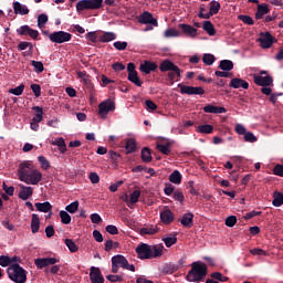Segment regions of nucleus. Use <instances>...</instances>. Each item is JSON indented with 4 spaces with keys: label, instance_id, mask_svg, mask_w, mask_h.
<instances>
[{
    "label": "nucleus",
    "instance_id": "nucleus-1",
    "mask_svg": "<svg viewBox=\"0 0 283 283\" xmlns=\"http://www.w3.org/2000/svg\"><path fill=\"white\" fill-rule=\"evenodd\" d=\"M18 174L20 180L29 186H36L42 180L41 171L36 170L31 161L20 164Z\"/></svg>",
    "mask_w": 283,
    "mask_h": 283
},
{
    "label": "nucleus",
    "instance_id": "nucleus-2",
    "mask_svg": "<svg viewBox=\"0 0 283 283\" xmlns=\"http://www.w3.org/2000/svg\"><path fill=\"white\" fill-rule=\"evenodd\" d=\"M164 245H149L147 243H140L136 248L137 258L139 260H151L163 256Z\"/></svg>",
    "mask_w": 283,
    "mask_h": 283
},
{
    "label": "nucleus",
    "instance_id": "nucleus-3",
    "mask_svg": "<svg viewBox=\"0 0 283 283\" xmlns=\"http://www.w3.org/2000/svg\"><path fill=\"white\" fill-rule=\"evenodd\" d=\"M208 274V269L205 263H192V269L187 273L186 280L189 283H201Z\"/></svg>",
    "mask_w": 283,
    "mask_h": 283
},
{
    "label": "nucleus",
    "instance_id": "nucleus-4",
    "mask_svg": "<svg viewBox=\"0 0 283 283\" xmlns=\"http://www.w3.org/2000/svg\"><path fill=\"white\" fill-rule=\"evenodd\" d=\"M159 70L163 73L169 72L168 78L171 84H174L175 81H179L181 78L182 70L179 66L175 65L174 62L169 59L161 61Z\"/></svg>",
    "mask_w": 283,
    "mask_h": 283
},
{
    "label": "nucleus",
    "instance_id": "nucleus-5",
    "mask_svg": "<svg viewBox=\"0 0 283 283\" xmlns=\"http://www.w3.org/2000/svg\"><path fill=\"white\" fill-rule=\"evenodd\" d=\"M7 274L13 283H25L27 281V272L23 266L18 263H13L8 266Z\"/></svg>",
    "mask_w": 283,
    "mask_h": 283
},
{
    "label": "nucleus",
    "instance_id": "nucleus-6",
    "mask_svg": "<svg viewBox=\"0 0 283 283\" xmlns=\"http://www.w3.org/2000/svg\"><path fill=\"white\" fill-rule=\"evenodd\" d=\"M45 35L50 39L51 43L55 44H64L67 42H71L72 40V33L65 32V31H55V32H44Z\"/></svg>",
    "mask_w": 283,
    "mask_h": 283
},
{
    "label": "nucleus",
    "instance_id": "nucleus-7",
    "mask_svg": "<svg viewBox=\"0 0 283 283\" xmlns=\"http://www.w3.org/2000/svg\"><path fill=\"white\" fill-rule=\"evenodd\" d=\"M102 8H103V0H81L75 6V9L77 12L99 10Z\"/></svg>",
    "mask_w": 283,
    "mask_h": 283
},
{
    "label": "nucleus",
    "instance_id": "nucleus-8",
    "mask_svg": "<svg viewBox=\"0 0 283 283\" xmlns=\"http://www.w3.org/2000/svg\"><path fill=\"white\" fill-rule=\"evenodd\" d=\"M256 42L260 43L262 49H270L274 43L277 42V40L270 32H261Z\"/></svg>",
    "mask_w": 283,
    "mask_h": 283
},
{
    "label": "nucleus",
    "instance_id": "nucleus-9",
    "mask_svg": "<svg viewBox=\"0 0 283 283\" xmlns=\"http://www.w3.org/2000/svg\"><path fill=\"white\" fill-rule=\"evenodd\" d=\"M177 87L180 90L181 94H187L188 96L205 94V88L202 86H189L184 84H178Z\"/></svg>",
    "mask_w": 283,
    "mask_h": 283
},
{
    "label": "nucleus",
    "instance_id": "nucleus-10",
    "mask_svg": "<svg viewBox=\"0 0 283 283\" xmlns=\"http://www.w3.org/2000/svg\"><path fill=\"white\" fill-rule=\"evenodd\" d=\"M98 108H99L98 111L99 117L106 118L109 112H114L116 109V104L112 99H106L99 103Z\"/></svg>",
    "mask_w": 283,
    "mask_h": 283
},
{
    "label": "nucleus",
    "instance_id": "nucleus-11",
    "mask_svg": "<svg viewBox=\"0 0 283 283\" xmlns=\"http://www.w3.org/2000/svg\"><path fill=\"white\" fill-rule=\"evenodd\" d=\"M17 34L20 36H29L33 40H38L40 32L38 30H33L28 24H23L19 29H17Z\"/></svg>",
    "mask_w": 283,
    "mask_h": 283
},
{
    "label": "nucleus",
    "instance_id": "nucleus-12",
    "mask_svg": "<svg viewBox=\"0 0 283 283\" xmlns=\"http://www.w3.org/2000/svg\"><path fill=\"white\" fill-rule=\"evenodd\" d=\"M127 72H128V81L136 84L137 87H142L143 82H142L140 77L138 76V73L136 71V66L134 63H129L127 65Z\"/></svg>",
    "mask_w": 283,
    "mask_h": 283
},
{
    "label": "nucleus",
    "instance_id": "nucleus-13",
    "mask_svg": "<svg viewBox=\"0 0 283 283\" xmlns=\"http://www.w3.org/2000/svg\"><path fill=\"white\" fill-rule=\"evenodd\" d=\"M113 259L115 263L118 265V268H122L123 270H128L130 272H135L134 264H130L125 255L116 254L113 256Z\"/></svg>",
    "mask_w": 283,
    "mask_h": 283
},
{
    "label": "nucleus",
    "instance_id": "nucleus-14",
    "mask_svg": "<svg viewBox=\"0 0 283 283\" xmlns=\"http://www.w3.org/2000/svg\"><path fill=\"white\" fill-rule=\"evenodd\" d=\"M138 23L146 24V25H153L156 28L158 27V20H156L154 18V15L148 11H145L139 15Z\"/></svg>",
    "mask_w": 283,
    "mask_h": 283
},
{
    "label": "nucleus",
    "instance_id": "nucleus-15",
    "mask_svg": "<svg viewBox=\"0 0 283 283\" xmlns=\"http://www.w3.org/2000/svg\"><path fill=\"white\" fill-rule=\"evenodd\" d=\"M178 29H180L181 32L188 38L195 39L198 36V29H195L190 24L179 23Z\"/></svg>",
    "mask_w": 283,
    "mask_h": 283
},
{
    "label": "nucleus",
    "instance_id": "nucleus-16",
    "mask_svg": "<svg viewBox=\"0 0 283 283\" xmlns=\"http://www.w3.org/2000/svg\"><path fill=\"white\" fill-rule=\"evenodd\" d=\"M274 82L271 75H254V84L260 85V87H269Z\"/></svg>",
    "mask_w": 283,
    "mask_h": 283
},
{
    "label": "nucleus",
    "instance_id": "nucleus-17",
    "mask_svg": "<svg viewBox=\"0 0 283 283\" xmlns=\"http://www.w3.org/2000/svg\"><path fill=\"white\" fill-rule=\"evenodd\" d=\"M56 262H59L56 258H36L35 265L38 269L42 270L50 265H55Z\"/></svg>",
    "mask_w": 283,
    "mask_h": 283
},
{
    "label": "nucleus",
    "instance_id": "nucleus-18",
    "mask_svg": "<svg viewBox=\"0 0 283 283\" xmlns=\"http://www.w3.org/2000/svg\"><path fill=\"white\" fill-rule=\"evenodd\" d=\"M220 10L221 3L218 1H211L209 2V12L206 14H201V17L210 19L211 17L219 14Z\"/></svg>",
    "mask_w": 283,
    "mask_h": 283
},
{
    "label": "nucleus",
    "instance_id": "nucleus-19",
    "mask_svg": "<svg viewBox=\"0 0 283 283\" xmlns=\"http://www.w3.org/2000/svg\"><path fill=\"white\" fill-rule=\"evenodd\" d=\"M91 283H104V277L101 270L96 266H91L90 273Z\"/></svg>",
    "mask_w": 283,
    "mask_h": 283
},
{
    "label": "nucleus",
    "instance_id": "nucleus-20",
    "mask_svg": "<svg viewBox=\"0 0 283 283\" xmlns=\"http://www.w3.org/2000/svg\"><path fill=\"white\" fill-rule=\"evenodd\" d=\"M230 87L234 90H238V88L249 90L250 84L245 82V80L243 78L233 77L230 82Z\"/></svg>",
    "mask_w": 283,
    "mask_h": 283
},
{
    "label": "nucleus",
    "instance_id": "nucleus-21",
    "mask_svg": "<svg viewBox=\"0 0 283 283\" xmlns=\"http://www.w3.org/2000/svg\"><path fill=\"white\" fill-rule=\"evenodd\" d=\"M160 220L164 224L169 226L175 221V216L172 214L170 209H164L160 212Z\"/></svg>",
    "mask_w": 283,
    "mask_h": 283
},
{
    "label": "nucleus",
    "instance_id": "nucleus-22",
    "mask_svg": "<svg viewBox=\"0 0 283 283\" xmlns=\"http://www.w3.org/2000/svg\"><path fill=\"white\" fill-rule=\"evenodd\" d=\"M139 70L145 74H150L151 72L158 70V65L153 61H145L143 64H140Z\"/></svg>",
    "mask_w": 283,
    "mask_h": 283
},
{
    "label": "nucleus",
    "instance_id": "nucleus-23",
    "mask_svg": "<svg viewBox=\"0 0 283 283\" xmlns=\"http://www.w3.org/2000/svg\"><path fill=\"white\" fill-rule=\"evenodd\" d=\"M203 112H206V114H226L227 108H224V106H216L208 104L203 106Z\"/></svg>",
    "mask_w": 283,
    "mask_h": 283
},
{
    "label": "nucleus",
    "instance_id": "nucleus-24",
    "mask_svg": "<svg viewBox=\"0 0 283 283\" xmlns=\"http://www.w3.org/2000/svg\"><path fill=\"white\" fill-rule=\"evenodd\" d=\"M20 193H19V198L21 200H28L30 197L33 196V188L31 186H24V185H20Z\"/></svg>",
    "mask_w": 283,
    "mask_h": 283
},
{
    "label": "nucleus",
    "instance_id": "nucleus-25",
    "mask_svg": "<svg viewBox=\"0 0 283 283\" xmlns=\"http://www.w3.org/2000/svg\"><path fill=\"white\" fill-rule=\"evenodd\" d=\"M193 218L195 216L192 212H186L184 217L180 219V223L186 228V229H191L193 226Z\"/></svg>",
    "mask_w": 283,
    "mask_h": 283
},
{
    "label": "nucleus",
    "instance_id": "nucleus-26",
    "mask_svg": "<svg viewBox=\"0 0 283 283\" xmlns=\"http://www.w3.org/2000/svg\"><path fill=\"white\" fill-rule=\"evenodd\" d=\"M13 11L15 15H28L30 12L27 6H23L18 1L13 2Z\"/></svg>",
    "mask_w": 283,
    "mask_h": 283
},
{
    "label": "nucleus",
    "instance_id": "nucleus-27",
    "mask_svg": "<svg viewBox=\"0 0 283 283\" xmlns=\"http://www.w3.org/2000/svg\"><path fill=\"white\" fill-rule=\"evenodd\" d=\"M270 10H269V6L268 4H258V10L254 14L255 19L256 20H261L263 19V15H266L269 14Z\"/></svg>",
    "mask_w": 283,
    "mask_h": 283
},
{
    "label": "nucleus",
    "instance_id": "nucleus-28",
    "mask_svg": "<svg viewBox=\"0 0 283 283\" xmlns=\"http://www.w3.org/2000/svg\"><path fill=\"white\" fill-rule=\"evenodd\" d=\"M41 228V219L38 214H32L31 219V232L33 234L38 233Z\"/></svg>",
    "mask_w": 283,
    "mask_h": 283
},
{
    "label": "nucleus",
    "instance_id": "nucleus-29",
    "mask_svg": "<svg viewBox=\"0 0 283 283\" xmlns=\"http://www.w3.org/2000/svg\"><path fill=\"white\" fill-rule=\"evenodd\" d=\"M77 77L82 80L83 84L86 85L87 88H92V80L86 71H77Z\"/></svg>",
    "mask_w": 283,
    "mask_h": 283
},
{
    "label": "nucleus",
    "instance_id": "nucleus-30",
    "mask_svg": "<svg viewBox=\"0 0 283 283\" xmlns=\"http://www.w3.org/2000/svg\"><path fill=\"white\" fill-rule=\"evenodd\" d=\"M35 208H36V211L43 212V213H49L52 211V206L49 201L35 202Z\"/></svg>",
    "mask_w": 283,
    "mask_h": 283
},
{
    "label": "nucleus",
    "instance_id": "nucleus-31",
    "mask_svg": "<svg viewBox=\"0 0 283 283\" xmlns=\"http://www.w3.org/2000/svg\"><path fill=\"white\" fill-rule=\"evenodd\" d=\"M117 39V34L114 32H104L101 36H99V42L101 43H109L113 42V40Z\"/></svg>",
    "mask_w": 283,
    "mask_h": 283
},
{
    "label": "nucleus",
    "instance_id": "nucleus-32",
    "mask_svg": "<svg viewBox=\"0 0 283 283\" xmlns=\"http://www.w3.org/2000/svg\"><path fill=\"white\" fill-rule=\"evenodd\" d=\"M234 67V63L231 60H221L219 63V69L226 72L232 71Z\"/></svg>",
    "mask_w": 283,
    "mask_h": 283
},
{
    "label": "nucleus",
    "instance_id": "nucleus-33",
    "mask_svg": "<svg viewBox=\"0 0 283 283\" xmlns=\"http://www.w3.org/2000/svg\"><path fill=\"white\" fill-rule=\"evenodd\" d=\"M169 181L174 185H181L182 182V175L180 171L175 170L172 174L169 175Z\"/></svg>",
    "mask_w": 283,
    "mask_h": 283
},
{
    "label": "nucleus",
    "instance_id": "nucleus-34",
    "mask_svg": "<svg viewBox=\"0 0 283 283\" xmlns=\"http://www.w3.org/2000/svg\"><path fill=\"white\" fill-rule=\"evenodd\" d=\"M272 205L277 208L283 206V192H280V191L273 192Z\"/></svg>",
    "mask_w": 283,
    "mask_h": 283
},
{
    "label": "nucleus",
    "instance_id": "nucleus-35",
    "mask_svg": "<svg viewBox=\"0 0 283 283\" xmlns=\"http://www.w3.org/2000/svg\"><path fill=\"white\" fill-rule=\"evenodd\" d=\"M202 29L205 30V32L208 33V35H210V36L216 35V29L211 21H203Z\"/></svg>",
    "mask_w": 283,
    "mask_h": 283
},
{
    "label": "nucleus",
    "instance_id": "nucleus-36",
    "mask_svg": "<svg viewBox=\"0 0 283 283\" xmlns=\"http://www.w3.org/2000/svg\"><path fill=\"white\" fill-rule=\"evenodd\" d=\"M51 144L54 146H59L60 153H62V154H65L67 150L66 145H65V139L62 137L56 138L55 140L51 142Z\"/></svg>",
    "mask_w": 283,
    "mask_h": 283
},
{
    "label": "nucleus",
    "instance_id": "nucleus-37",
    "mask_svg": "<svg viewBox=\"0 0 283 283\" xmlns=\"http://www.w3.org/2000/svg\"><path fill=\"white\" fill-rule=\"evenodd\" d=\"M142 160L146 164L151 163L153 157L150 148L145 147L142 149Z\"/></svg>",
    "mask_w": 283,
    "mask_h": 283
},
{
    "label": "nucleus",
    "instance_id": "nucleus-38",
    "mask_svg": "<svg viewBox=\"0 0 283 283\" xmlns=\"http://www.w3.org/2000/svg\"><path fill=\"white\" fill-rule=\"evenodd\" d=\"M125 274H108L106 275V280L109 281V283H123Z\"/></svg>",
    "mask_w": 283,
    "mask_h": 283
},
{
    "label": "nucleus",
    "instance_id": "nucleus-39",
    "mask_svg": "<svg viewBox=\"0 0 283 283\" xmlns=\"http://www.w3.org/2000/svg\"><path fill=\"white\" fill-rule=\"evenodd\" d=\"M32 109L35 111V116L32 120L36 124H40L43 119V109L41 108V106H33Z\"/></svg>",
    "mask_w": 283,
    "mask_h": 283
},
{
    "label": "nucleus",
    "instance_id": "nucleus-40",
    "mask_svg": "<svg viewBox=\"0 0 283 283\" xmlns=\"http://www.w3.org/2000/svg\"><path fill=\"white\" fill-rule=\"evenodd\" d=\"M142 196V191L140 190H134L132 193H130V202L127 203V206L130 208L132 206H134L135 203L138 202L139 198Z\"/></svg>",
    "mask_w": 283,
    "mask_h": 283
},
{
    "label": "nucleus",
    "instance_id": "nucleus-41",
    "mask_svg": "<svg viewBox=\"0 0 283 283\" xmlns=\"http://www.w3.org/2000/svg\"><path fill=\"white\" fill-rule=\"evenodd\" d=\"M136 147H137V144H136V140L134 138L127 139V142H126L127 154L135 153L136 151Z\"/></svg>",
    "mask_w": 283,
    "mask_h": 283
},
{
    "label": "nucleus",
    "instance_id": "nucleus-42",
    "mask_svg": "<svg viewBox=\"0 0 283 283\" xmlns=\"http://www.w3.org/2000/svg\"><path fill=\"white\" fill-rule=\"evenodd\" d=\"M64 243L66 244L69 251H71L72 253H75L80 250L78 245H76L73 239H65Z\"/></svg>",
    "mask_w": 283,
    "mask_h": 283
},
{
    "label": "nucleus",
    "instance_id": "nucleus-43",
    "mask_svg": "<svg viewBox=\"0 0 283 283\" xmlns=\"http://www.w3.org/2000/svg\"><path fill=\"white\" fill-rule=\"evenodd\" d=\"M60 218H61V222L63 224H71V222H72V217L65 210L60 211Z\"/></svg>",
    "mask_w": 283,
    "mask_h": 283
},
{
    "label": "nucleus",
    "instance_id": "nucleus-44",
    "mask_svg": "<svg viewBox=\"0 0 283 283\" xmlns=\"http://www.w3.org/2000/svg\"><path fill=\"white\" fill-rule=\"evenodd\" d=\"M238 19L240 21H242V23L247 24V25H254V21L253 19L251 18V15H248V14H239L238 15Z\"/></svg>",
    "mask_w": 283,
    "mask_h": 283
},
{
    "label": "nucleus",
    "instance_id": "nucleus-45",
    "mask_svg": "<svg viewBox=\"0 0 283 283\" xmlns=\"http://www.w3.org/2000/svg\"><path fill=\"white\" fill-rule=\"evenodd\" d=\"M161 241L166 244V248L169 249L178 242V239L177 237H167V238H163Z\"/></svg>",
    "mask_w": 283,
    "mask_h": 283
},
{
    "label": "nucleus",
    "instance_id": "nucleus-46",
    "mask_svg": "<svg viewBox=\"0 0 283 283\" xmlns=\"http://www.w3.org/2000/svg\"><path fill=\"white\" fill-rule=\"evenodd\" d=\"M78 208H80V202L78 201H73L71 203H69V206H66V212L69 213H75L78 211Z\"/></svg>",
    "mask_w": 283,
    "mask_h": 283
},
{
    "label": "nucleus",
    "instance_id": "nucleus-47",
    "mask_svg": "<svg viewBox=\"0 0 283 283\" xmlns=\"http://www.w3.org/2000/svg\"><path fill=\"white\" fill-rule=\"evenodd\" d=\"M198 132L201 134H212L213 126H211V124H203V125L199 126Z\"/></svg>",
    "mask_w": 283,
    "mask_h": 283
},
{
    "label": "nucleus",
    "instance_id": "nucleus-48",
    "mask_svg": "<svg viewBox=\"0 0 283 283\" xmlns=\"http://www.w3.org/2000/svg\"><path fill=\"white\" fill-rule=\"evenodd\" d=\"M48 23H49V15L48 14L42 13V14L38 15V27L39 28H42Z\"/></svg>",
    "mask_w": 283,
    "mask_h": 283
},
{
    "label": "nucleus",
    "instance_id": "nucleus-49",
    "mask_svg": "<svg viewBox=\"0 0 283 283\" xmlns=\"http://www.w3.org/2000/svg\"><path fill=\"white\" fill-rule=\"evenodd\" d=\"M31 65L34 66L35 73H42V72H44V65H43L42 61L32 60V61H31Z\"/></svg>",
    "mask_w": 283,
    "mask_h": 283
},
{
    "label": "nucleus",
    "instance_id": "nucleus-50",
    "mask_svg": "<svg viewBox=\"0 0 283 283\" xmlns=\"http://www.w3.org/2000/svg\"><path fill=\"white\" fill-rule=\"evenodd\" d=\"M25 90V85L24 84H20L17 87L10 88V93L13 94L14 96H21V94L24 92Z\"/></svg>",
    "mask_w": 283,
    "mask_h": 283
},
{
    "label": "nucleus",
    "instance_id": "nucleus-51",
    "mask_svg": "<svg viewBox=\"0 0 283 283\" xmlns=\"http://www.w3.org/2000/svg\"><path fill=\"white\" fill-rule=\"evenodd\" d=\"M202 62L206 65H212L216 62V56L213 54H203Z\"/></svg>",
    "mask_w": 283,
    "mask_h": 283
},
{
    "label": "nucleus",
    "instance_id": "nucleus-52",
    "mask_svg": "<svg viewBox=\"0 0 283 283\" xmlns=\"http://www.w3.org/2000/svg\"><path fill=\"white\" fill-rule=\"evenodd\" d=\"M180 35H181L180 31L175 30V29H169V30L165 31V36L166 38H178Z\"/></svg>",
    "mask_w": 283,
    "mask_h": 283
},
{
    "label": "nucleus",
    "instance_id": "nucleus-53",
    "mask_svg": "<svg viewBox=\"0 0 283 283\" xmlns=\"http://www.w3.org/2000/svg\"><path fill=\"white\" fill-rule=\"evenodd\" d=\"M11 265V260L9 255H0V266L8 268Z\"/></svg>",
    "mask_w": 283,
    "mask_h": 283
},
{
    "label": "nucleus",
    "instance_id": "nucleus-54",
    "mask_svg": "<svg viewBox=\"0 0 283 283\" xmlns=\"http://www.w3.org/2000/svg\"><path fill=\"white\" fill-rule=\"evenodd\" d=\"M38 161L41 164V167H42L44 170L50 169V161H49V159H46L44 156H39V157H38Z\"/></svg>",
    "mask_w": 283,
    "mask_h": 283
},
{
    "label": "nucleus",
    "instance_id": "nucleus-55",
    "mask_svg": "<svg viewBox=\"0 0 283 283\" xmlns=\"http://www.w3.org/2000/svg\"><path fill=\"white\" fill-rule=\"evenodd\" d=\"M237 223H238V217L235 216H230L224 221V224L230 228L234 227Z\"/></svg>",
    "mask_w": 283,
    "mask_h": 283
},
{
    "label": "nucleus",
    "instance_id": "nucleus-56",
    "mask_svg": "<svg viewBox=\"0 0 283 283\" xmlns=\"http://www.w3.org/2000/svg\"><path fill=\"white\" fill-rule=\"evenodd\" d=\"M243 138H244V142L247 143L253 144L258 142V137L253 135V132H247Z\"/></svg>",
    "mask_w": 283,
    "mask_h": 283
},
{
    "label": "nucleus",
    "instance_id": "nucleus-57",
    "mask_svg": "<svg viewBox=\"0 0 283 283\" xmlns=\"http://www.w3.org/2000/svg\"><path fill=\"white\" fill-rule=\"evenodd\" d=\"M211 277L220 281L221 283H226L227 281H229V277L222 275V273L220 272L211 273Z\"/></svg>",
    "mask_w": 283,
    "mask_h": 283
},
{
    "label": "nucleus",
    "instance_id": "nucleus-58",
    "mask_svg": "<svg viewBox=\"0 0 283 283\" xmlns=\"http://www.w3.org/2000/svg\"><path fill=\"white\" fill-rule=\"evenodd\" d=\"M128 43L126 41H116L114 46L117 51H126Z\"/></svg>",
    "mask_w": 283,
    "mask_h": 283
},
{
    "label": "nucleus",
    "instance_id": "nucleus-59",
    "mask_svg": "<svg viewBox=\"0 0 283 283\" xmlns=\"http://www.w3.org/2000/svg\"><path fill=\"white\" fill-rule=\"evenodd\" d=\"M157 149L164 154V155H169L171 153V149H170V145L169 144H166V145H157Z\"/></svg>",
    "mask_w": 283,
    "mask_h": 283
},
{
    "label": "nucleus",
    "instance_id": "nucleus-60",
    "mask_svg": "<svg viewBox=\"0 0 283 283\" xmlns=\"http://www.w3.org/2000/svg\"><path fill=\"white\" fill-rule=\"evenodd\" d=\"M172 198H174L175 200H177V202L184 203L185 197H184L182 191L176 190V191L172 193Z\"/></svg>",
    "mask_w": 283,
    "mask_h": 283
},
{
    "label": "nucleus",
    "instance_id": "nucleus-61",
    "mask_svg": "<svg viewBox=\"0 0 283 283\" xmlns=\"http://www.w3.org/2000/svg\"><path fill=\"white\" fill-rule=\"evenodd\" d=\"M273 174L277 177H283V165L277 164L273 167Z\"/></svg>",
    "mask_w": 283,
    "mask_h": 283
},
{
    "label": "nucleus",
    "instance_id": "nucleus-62",
    "mask_svg": "<svg viewBox=\"0 0 283 283\" xmlns=\"http://www.w3.org/2000/svg\"><path fill=\"white\" fill-rule=\"evenodd\" d=\"M235 133L238 134V135H240V136H244L245 135V133H247V128L243 126V124H240V123H238L237 125H235Z\"/></svg>",
    "mask_w": 283,
    "mask_h": 283
},
{
    "label": "nucleus",
    "instance_id": "nucleus-63",
    "mask_svg": "<svg viewBox=\"0 0 283 283\" xmlns=\"http://www.w3.org/2000/svg\"><path fill=\"white\" fill-rule=\"evenodd\" d=\"M175 192V186L172 184H167L164 189L166 196H172Z\"/></svg>",
    "mask_w": 283,
    "mask_h": 283
},
{
    "label": "nucleus",
    "instance_id": "nucleus-64",
    "mask_svg": "<svg viewBox=\"0 0 283 283\" xmlns=\"http://www.w3.org/2000/svg\"><path fill=\"white\" fill-rule=\"evenodd\" d=\"M31 90L34 93L35 97H41V85L40 84H31Z\"/></svg>",
    "mask_w": 283,
    "mask_h": 283
}]
</instances>
